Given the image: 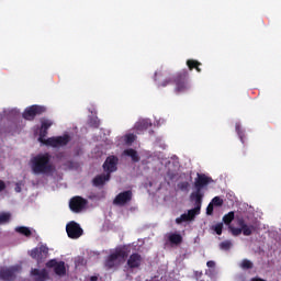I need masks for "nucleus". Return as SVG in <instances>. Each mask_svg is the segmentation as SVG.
Masks as SVG:
<instances>
[{
  "mask_svg": "<svg viewBox=\"0 0 281 281\" xmlns=\"http://www.w3.org/2000/svg\"><path fill=\"white\" fill-rule=\"evenodd\" d=\"M235 131L240 139V142H244V137H245V132L243 131V125H240V123H236L235 124Z\"/></svg>",
  "mask_w": 281,
  "mask_h": 281,
  "instance_id": "nucleus-29",
  "label": "nucleus"
},
{
  "mask_svg": "<svg viewBox=\"0 0 281 281\" xmlns=\"http://www.w3.org/2000/svg\"><path fill=\"white\" fill-rule=\"evenodd\" d=\"M90 281H98V278L95 276L90 277Z\"/></svg>",
  "mask_w": 281,
  "mask_h": 281,
  "instance_id": "nucleus-42",
  "label": "nucleus"
},
{
  "mask_svg": "<svg viewBox=\"0 0 281 281\" xmlns=\"http://www.w3.org/2000/svg\"><path fill=\"white\" fill-rule=\"evenodd\" d=\"M137 139V135L130 133V134H125L123 136V142L126 146H133V144L136 142Z\"/></svg>",
  "mask_w": 281,
  "mask_h": 281,
  "instance_id": "nucleus-22",
  "label": "nucleus"
},
{
  "mask_svg": "<svg viewBox=\"0 0 281 281\" xmlns=\"http://www.w3.org/2000/svg\"><path fill=\"white\" fill-rule=\"evenodd\" d=\"M15 232L21 234V236H25V238H30L32 236V229L27 226H18L15 227Z\"/></svg>",
  "mask_w": 281,
  "mask_h": 281,
  "instance_id": "nucleus-21",
  "label": "nucleus"
},
{
  "mask_svg": "<svg viewBox=\"0 0 281 281\" xmlns=\"http://www.w3.org/2000/svg\"><path fill=\"white\" fill-rule=\"evenodd\" d=\"M69 207L72 212H82L87 207V200L82 196H75L69 202Z\"/></svg>",
  "mask_w": 281,
  "mask_h": 281,
  "instance_id": "nucleus-9",
  "label": "nucleus"
},
{
  "mask_svg": "<svg viewBox=\"0 0 281 281\" xmlns=\"http://www.w3.org/2000/svg\"><path fill=\"white\" fill-rule=\"evenodd\" d=\"M5 190V182L3 180H0V192H3Z\"/></svg>",
  "mask_w": 281,
  "mask_h": 281,
  "instance_id": "nucleus-41",
  "label": "nucleus"
},
{
  "mask_svg": "<svg viewBox=\"0 0 281 281\" xmlns=\"http://www.w3.org/2000/svg\"><path fill=\"white\" fill-rule=\"evenodd\" d=\"M106 181H111V175L109 173H101L93 178L92 184L94 188H100V186H104Z\"/></svg>",
  "mask_w": 281,
  "mask_h": 281,
  "instance_id": "nucleus-15",
  "label": "nucleus"
},
{
  "mask_svg": "<svg viewBox=\"0 0 281 281\" xmlns=\"http://www.w3.org/2000/svg\"><path fill=\"white\" fill-rule=\"evenodd\" d=\"M168 240L171 245H181L183 243V237L179 233H171L168 236Z\"/></svg>",
  "mask_w": 281,
  "mask_h": 281,
  "instance_id": "nucleus-18",
  "label": "nucleus"
},
{
  "mask_svg": "<svg viewBox=\"0 0 281 281\" xmlns=\"http://www.w3.org/2000/svg\"><path fill=\"white\" fill-rule=\"evenodd\" d=\"M254 229H256L254 227V225H245L243 228H241V233L244 234V236H251V234H254Z\"/></svg>",
  "mask_w": 281,
  "mask_h": 281,
  "instance_id": "nucleus-28",
  "label": "nucleus"
},
{
  "mask_svg": "<svg viewBox=\"0 0 281 281\" xmlns=\"http://www.w3.org/2000/svg\"><path fill=\"white\" fill-rule=\"evenodd\" d=\"M117 164H120V158H117V156H108L102 168L104 172L111 177L112 172H117Z\"/></svg>",
  "mask_w": 281,
  "mask_h": 281,
  "instance_id": "nucleus-7",
  "label": "nucleus"
},
{
  "mask_svg": "<svg viewBox=\"0 0 281 281\" xmlns=\"http://www.w3.org/2000/svg\"><path fill=\"white\" fill-rule=\"evenodd\" d=\"M239 267L245 270L254 269V262L249 259L241 260Z\"/></svg>",
  "mask_w": 281,
  "mask_h": 281,
  "instance_id": "nucleus-27",
  "label": "nucleus"
},
{
  "mask_svg": "<svg viewBox=\"0 0 281 281\" xmlns=\"http://www.w3.org/2000/svg\"><path fill=\"white\" fill-rule=\"evenodd\" d=\"M10 218H12V214L1 212L0 213V225H5V223H10Z\"/></svg>",
  "mask_w": 281,
  "mask_h": 281,
  "instance_id": "nucleus-26",
  "label": "nucleus"
},
{
  "mask_svg": "<svg viewBox=\"0 0 281 281\" xmlns=\"http://www.w3.org/2000/svg\"><path fill=\"white\" fill-rule=\"evenodd\" d=\"M46 112L47 108L43 105H31L24 110L22 117L29 122H32L35 120L36 115H43V113Z\"/></svg>",
  "mask_w": 281,
  "mask_h": 281,
  "instance_id": "nucleus-4",
  "label": "nucleus"
},
{
  "mask_svg": "<svg viewBox=\"0 0 281 281\" xmlns=\"http://www.w3.org/2000/svg\"><path fill=\"white\" fill-rule=\"evenodd\" d=\"M48 254L49 248H47V246L45 245H42L41 247L33 248L30 256L31 258H33V260H37V262H41V260H43V258H45Z\"/></svg>",
  "mask_w": 281,
  "mask_h": 281,
  "instance_id": "nucleus-11",
  "label": "nucleus"
},
{
  "mask_svg": "<svg viewBox=\"0 0 281 281\" xmlns=\"http://www.w3.org/2000/svg\"><path fill=\"white\" fill-rule=\"evenodd\" d=\"M126 256H127L126 250H124L122 248L116 249L105 260V267H108V269H113V267L117 266L120 258H121V260H124V258H126Z\"/></svg>",
  "mask_w": 281,
  "mask_h": 281,
  "instance_id": "nucleus-5",
  "label": "nucleus"
},
{
  "mask_svg": "<svg viewBox=\"0 0 281 281\" xmlns=\"http://www.w3.org/2000/svg\"><path fill=\"white\" fill-rule=\"evenodd\" d=\"M31 277L34 278L35 281H45L49 280V272H47V269L40 270L38 268H33L31 270Z\"/></svg>",
  "mask_w": 281,
  "mask_h": 281,
  "instance_id": "nucleus-12",
  "label": "nucleus"
},
{
  "mask_svg": "<svg viewBox=\"0 0 281 281\" xmlns=\"http://www.w3.org/2000/svg\"><path fill=\"white\" fill-rule=\"evenodd\" d=\"M19 272V267L13 266L10 268L0 269V280L14 281L16 280V273Z\"/></svg>",
  "mask_w": 281,
  "mask_h": 281,
  "instance_id": "nucleus-8",
  "label": "nucleus"
},
{
  "mask_svg": "<svg viewBox=\"0 0 281 281\" xmlns=\"http://www.w3.org/2000/svg\"><path fill=\"white\" fill-rule=\"evenodd\" d=\"M187 67H189L190 71H192V69H195L198 74H201V61L196 59H188Z\"/></svg>",
  "mask_w": 281,
  "mask_h": 281,
  "instance_id": "nucleus-19",
  "label": "nucleus"
},
{
  "mask_svg": "<svg viewBox=\"0 0 281 281\" xmlns=\"http://www.w3.org/2000/svg\"><path fill=\"white\" fill-rule=\"evenodd\" d=\"M126 265L130 269H139L142 267V255L137 252L132 254Z\"/></svg>",
  "mask_w": 281,
  "mask_h": 281,
  "instance_id": "nucleus-13",
  "label": "nucleus"
},
{
  "mask_svg": "<svg viewBox=\"0 0 281 281\" xmlns=\"http://www.w3.org/2000/svg\"><path fill=\"white\" fill-rule=\"evenodd\" d=\"M100 127V122H94V128H99Z\"/></svg>",
  "mask_w": 281,
  "mask_h": 281,
  "instance_id": "nucleus-43",
  "label": "nucleus"
},
{
  "mask_svg": "<svg viewBox=\"0 0 281 281\" xmlns=\"http://www.w3.org/2000/svg\"><path fill=\"white\" fill-rule=\"evenodd\" d=\"M16 192H21V189H16Z\"/></svg>",
  "mask_w": 281,
  "mask_h": 281,
  "instance_id": "nucleus-45",
  "label": "nucleus"
},
{
  "mask_svg": "<svg viewBox=\"0 0 281 281\" xmlns=\"http://www.w3.org/2000/svg\"><path fill=\"white\" fill-rule=\"evenodd\" d=\"M168 85H175V93H187L190 91V72L187 69L180 70L172 77L165 79L160 87H168Z\"/></svg>",
  "mask_w": 281,
  "mask_h": 281,
  "instance_id": "nucleus-3",
  "label": "nucleus"
},
{
  "mask_svg": "<svg viewBox=\"0 0 281 281\" xmlns=\"http://www.w3.org/2000/svg\"><path fill=\"white\" fill-rule=\"evenodd\" d=\"M56 137H57V148L67 146V144L71 142V136H69V134H64L63 136H56Z\"/></svg>",
  "mask_w": 281,
  "mask_h": 281,
  "instance_id": "nucleus-20",
  "label": "nucleus"
},
{
  "mask_svg": "<svg viewBox=\"0 0 281 281\" xmlns=\"http://www.w3.org/2000/svg\"><path fill=\"white\" fill-rule=\"evenodd\" d=\"M44 146H50L52 148H58L57 137L53 136L49 138H46L44 143H42Z\"/></svg>",
  "mask_w": 281,
  "mask_h": 281,
  "instance_id": "nucleus-24",
  "label": "nucleus"
},
{
  "mask_svg": "<svg viewBox=\"0 0 281 281\" xmlns=\"http://www.w3.org/2000/svg\"><path fill=\"white\" fill-rule=\"evenodd\" d=\"M210 183H214V179H212V177H207L205 173H198L196 178L194 180V189L195 191H193L190 194V201L192 203H194V209L191 210H195V213L199 214V212H201V205L203 204V189L207 188V186H210Z\"/></svg>",
  "mask_w": 281,
  "mask_h": 281,
  "instance_id": "nucleus-1",
  "label": "nucleus"
},
{
  "mask_svg": "<svg viewBox=\"0 0 281 281\" xmlns=\"http://www.w3.org/2000/svg\"><path fill=\"white\" fill-rule=\"evenodd\" d=\"M233 236H240L243 233V228L229 227Z\"/></svg>",
  "mask_w": 281,
  "mask_h": 281,
  "instance_id": "nucleus-37",
  "label": "nucleus"
},
{
  "mask_svg": "<svg viewBox=\"0 0 281 281\" xmlns=\"http://www.w3.org/2000/svg\"><path fill=\"white\" fill-rule=\"evenodd\" d=\"M56 276H65L67 273V268L65 267V261H59L54 269Z\"/></svg>",
  "mask_w": 281,
  "mask_h": 281,
  "instance_id": "nucleus-23",
  "label": "nucleus"
},
{
  "mask_svg": "<svg viewBox=\"0 0 281 281\" xmlns=\"http://www.w3.org/2000/svg\"><path fill=\"white\" fill-rule=\"evenodd\" d=\"M41 124H42L41 128H45V130L49 131V127L54 125V122L48 119H42Z\"/></svg>",
  "mask_w": 281,
  "mask_h": 281,
  "instance_id": "nucleus-31",
  "label": "nucleus"
},
{
  "mask_svg": "<svg viewBox=\"0 0 281 281\" xmlns=\"http://www.w3.org/2000/svg\"><path fill=\"white\" fill-rule=\"evenodd\" d=\"M178 188L182 192H188V190H190V182H188V181L180 182V183H178Z\"/></svg>",
  "mask_w": 281,
  "mask_h": 281,
  "instance_id": "nucleus-33",
  "label": "nucleus"
},
{
  "mask_svg": "<svg viewBox=\"0 0 281 281\" xmlns=\"http://www.w3.org/2000/svg\"><path fill=\"white\" fill-rule=\"evenodd\" d=\"M133 201V191L127 190L119 193L113 203L114 205H126V203H131Z\"/></svg>",
  "mask_w": 281,
  "mask_h": 281,
  "instance_id": "nucleus-10",
  "label": "nucleus"
},
{
  "mask_svg": "<svg viewBox=\"0 0 281 281\" xmlns=\"http://www.w3.org/2000/svg\"><path fill=\"white\" fill-rule=\"evenodd\" d=\"M220 249H222L223 251H229V249H232V241L229 240H224L220 244Z\"/></svg>",
  "mask_w": 281,
  "mask_h": 281,
  "instance_id": "nucleus-32",
  "label": "nucleus"
},
{
  "mask_svg": "<svg viewBox=\"0 0 281 281\" xmlns=\"http://www.w3.org/2000/svg\"><path fill=\"white\" fill-rule=\"evenodd\" d=\"M214 232L217 234V236H221L223 234V223H218L215 226H213Z\"/></svg>",
  "mask_w": 281,
  "mask_h": 281,
  "instance_id": "nucleus-35",
  "label": "nucleus"
},
{
  "mask_svg": "<svg viewBox=\"0 0 281 281\" xmlns=\"http://www.w3.org/2000/svg\"><path fill=\"white\" fill-rule=\"evenodd\" d=\"M237 225L239 226L240 229H243L244 227H246L247 223L245 222V218L238 217Z\"/></svg>",
  "mask_w": 281,
  "mask_h": 281,
  "instance_id": "nucleus-39",
  "label": "nucleus"
},
{
  "mask_svg": "<svg viewBox=\"0 0 281 281\" xmlns=\"http://www.w3.org/2000/svg\"><path fill=\"white\" fill-rule=\"evenodd\" d=\"M58 265V261H56V259H50L46 262V267L48 269H55Z\"/></svg>",
  "mask_w": 281,
  "mask_h": 281,
  "instance_id": "nucleus-36",
  "label": "nucleus"
},
{
  "mask_svg": "<svg viewBox=\"0 0 281 281\" xmlns=\"http://www.w3.org/2000/svg\"><path fill=\"white\" fill-rule=\"evenodd\" d=\"M212 205H215L216 207H221V205H223V199H221L220 196H215L212 199Z\"/></svg>",
  "mask_w": 281,
  "mask_h": 281,
  "instance_id": "nucleus-34",
  "label": "nucleus"
},
{
  "mask_svg": "<svg viewBox=\"0 0 281 281\" xmlns=\"http://www.w3.org/2000/svg\"><path fill=\"white\" fill-rule=\"evenodd\" d=\"M206 267H209V269H214V267H216V262L213 260H210L206 262Z\"/></svg>",
  "mask_w": 281,
  "mask_h": 281,
  "instance_id": "nucleus-40",
  "label": "nucleus"
},
{
  "mask_svg": "<svg viewBox=\"0 0 281 281\" xmlns=\"http://www.w3.org/2000/svg\"><path fill=\"white\" fill-rule=\"evenodd\" d=\"M234 218H235V213L234 211H231L223 216V223L225 225H232V221H234Z\"/></svg>",
  "mask_w": 281,
  "mask_h": 281,
  "instance_id": "nucleus-25",
  "label": "nucleus"
},
{
  "mask_svg": "<svg viewBox=\"0 0 281 281\" xmlns=\"http://www.w3.org/2000/svg\"><path fill=\"white\" fill-rule=\"evenodd\" d=\"M31 169L33 175H54L56 166L52 164V155L49 153L38 154L31 159Z\"/></svg>",
  "mask_w": 281,
  "mask_h": 281,
  "instance_id": "nucleus-2",
  "label": "nucleus"
},
{
  "mask_svg": "<svg viewBox=\"0 0 281 281\" xmlns=\"http://www.w3.org/2000/svg\"><path fill=\"white\" fill-rule=\"evenodd\" d=\"M196 210H189L188 213H183L178 218H176V223L181 225V223H188V221H194L196 216Z\"/></svg>",
  "mask_w": 281,
  "mask_h": 281,
  "instance_id": "nucleus-14",
  "label": "nucleus"
},
{
  "mask_svg": "<svg viewBox=\"0 0 281 281\" xmlns=\"http://www.w3.org/2000/svg\"><path fill=\"white\" fill-rule=\"evenodd\" d=\"M206 214L209 216H212L214 214V204H212V202L206 207Z\"/></svg>",
  "mask_w": 281,
  "mask_h": 281,
  "instance_id": "nucleus-38",
  "label": "nucleus"
},
{
  "mask_svg": "<svg viewBox=\"0 0 281 281\" xmlns=\"http://www.w3.org/2000/svg\"><path fill=\"white\" fill-rule=\"evenodd\" d=\"M49 130H45L43 127L40 128V136H38V142L40 144H44V142H46L47 138V134H48Z\"/></svg>",
  "mask_w": 281,
  "mask_h": 281,
  "instance_id": "nucleus-30",
  "label": "nucleus"
},
{
  "mask_svg": "<svg viewBox=\"0 0 281 281\" xmlns=\"http://www.w3.org/2000/svg\"><path fill=\"white\" fill-rule=\"evenodd\" d=\"M123 155L125 157H131V159H132V161H134V164H137V161H139V154H137V150H135L133 148L125 149L123 151Z\"/></svg>",
  "mask_w": 281,
  "mask_h": 281,
  "instance_id": "nucleus-17",
  "label": "nucleus"
},
{
  "mask_svg": "<svg viewBox=\"0 0 281 281\" xmlns=\"http://www.w3.org/2000/svg\"><path fill=\"white\" fill-rule=\"evenodd\" d=\"M153 126V123H150V120H139L138 122L135 123L134 130L135 131H148Z\"/></svg>",
  "mask_w": 281,
  "mask_h": 281,
  "instance_id": "nucleus-16",
  "label": "nucleus"
},
{
  "mask_svg": "<svg viewBox=\"0 0 281 281\" xmlns=\"http://www.w3.org/2000/svg\"><path fill=\"white\" fill-rule=\"evenodd\" d=\"M66 232L68 234V238H71L72 240H76L85 234V231L82 227H80V224L71 221L66 225Z\"/></svg>",
  "mask_w": 281,
  "mask_h": 281,
  "instance_id": "nucleus-6",
  "label": "nucleus"
},
{
  "mask_svg": "<svg viewBox=\"0 0 281 281\" xmlns=\"http://www.w3.org/2000/svg\"><path fill=\"white\" fill-rule=\"evenodd\" d=\"M158 76H159V72H155V80H157Z\"/></svg>",
  "mask_w": 281,
  "mask_h": 281,
  "instance_id": "nucleus-44",
  "label": "nucleus"
}]
</instances>
